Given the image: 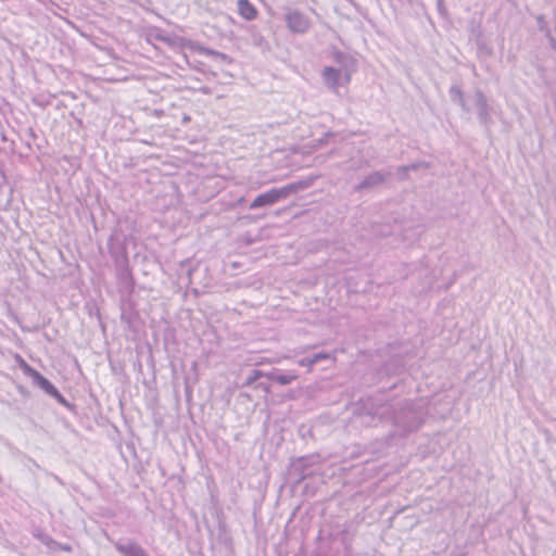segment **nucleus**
<instances>
[{
  "label": "nucleus",
  "mask_w": 556,
  "mask_h": 556,
  "mask_svg": "<svg viewBox=\"0 0 556 556\" xmlns=\"http://www.w3.org/2000/svg\"><path fill=\"white\" fill-rule=\"evenodd\" d=\"M301 374L298 368H286L281 365L273 366L266 369L265 380L269 382V393L274 392V388L290 386L300 378Z\"/></svg>",
  "instance_id": "obj_6"
},
{
  "label": "nucleus",
  "mask_w": 556,
  "mask_h": 556,
  "mask_svg": "<svg viewBox=\"0 0 556 556\" xmlns=\"http://www.w3.org/2000/svg\"><path fill=\"white\" fill-rule=\"evenodd\" d=\"M265 216H266V213H261V214H254V215H244L241 218L247 219L249 222H257L260 219L265 218Z\"/></svg>",
  "instance_id": "obj_45"
},
{
  "label": "nucleus",
  "mask_w": 556,
  "mask_h": 556,
  "mask_svg": "<svg viewBox=\"0 0 556 556\" xmlns=\"http://www.w3.org/2000/svg\"><path fill=\"white\" fill-rule=\"evenodd\" d=\"M116 288L119 294L121 321L125 324L129 331L137 333L143 321L137 308V302L134 300L136 281L117 283Z\"/></svg>",
  "instance_id": "obj_3"
},
{
  "label": "nucleus",
  "mask_w": 556,
  "mask_h": 556,
  "mask_svg": "<svg viewBox=\"0 0 556 556\" xmlns=\"http://www.w3.org/2000/svg\"><path fill=\"white\" fill-rule=\"evenodd\" d=\"M285 22L292 34H305L311 27V21L298 9L290 10L285 15Z\"/></svg>",
  "instance_id": "obj_12"
},
{
  "label": "nucleus",
  "mask_w": 556,
  "mask_h": 556,
  "mask_svg": "<svg viewBox=\"0 0 556 556\" xmlns=\"http://www.w3.org/2000/svg\"><path fill=\"white\" fill-rule=\"evenodd\" d=\"M200 91L204 94H210L211 93V89L208 87H202L200 88Z\"/></svg>",
  "instance_id": "obj_53"
},
{
  "label": "nucleus",
  "mask_w": 556,
  "mask_h": 556,
  "mask_svg": "<svg viewBox=\"0 0 556 556\" xmlns=\"http://www.w3.org/2000/svg\"><path fill=\"white\" fill-rule=\"evenodd\" d=\"M473 105L477 109V118L479 124L484 128L485 134H491V127L494 124V121L491 116V112L493 108L489 104V100L484 92L480 88H476L473 96Z\"/></svg>",
  "instance_id": "obj_9"
},
{
  "label": "nucleus",
  "mask_w": 556,
  "mask_h": 556,
  "mask_svg": "<svg viewBox=\"0 0 556 556\" xmlns=\"http://www.w3.org/2000/svg\"><path fill=\"white\" fill-rule=\"evenodd\" d=\"M18 391L23 395H27L28 394V391L24 387H22V386H18Z\"/></svg>",
  "instance_id": "obj_54"
},
{
  "label": "nucleus",
  "mask_w": 556,
  "mask_h": 556,
  "mask_svg": "<svg viewBox=\"0 0 556 556\" xmlns=\"http://www.w3.org/2000/svg\"><path fill=\"white\" fill-rule=\"evenodd\" d=\"M114 547L122 556H150L148 552L134 540H119L114 543Z\"/></svg>",
  "instance_id": "obj_16"
},
{
  "label": "nucleus",
  "mask_w": 556,
  "mask_h": 556,
  "mask_svg": "<svg viewBox=\"0 0 556 556\" xmlns=\"http://www.w3.org/2000/svg\"><path fill=\"white\" fill-rule=\"evenodd\" d=\"M372 231L375 235L384 237V238L390 237L394 233L393 226L390 224H376L372 227Z\"/></svg>",
  "instance_id": "obj_31"
},
{
  "label": "nucleus",
  "mask_w": 556,
  "mask_h": 556,
  "mask_svg": "<svg viewBox=\"0 0 556 556\" xmlns=\"http://www.w3.org/2000/svg\"><path fill=\"white\" fill-rule=\"evenodd\" d=\"M406 167H409V170H417L418 169V164L416 163H412V164H408V165H405Z\"/></svg>",
  "instance_id": "obj_51"
},
{
  "label": "nucleus",
  "mask_w": 556,
  "mask_h": 556,
  "mask_svg": "<svg viewBox=\"0 0 556 556\" xmlns=\"http://www.w3.org/2000/svg\"><path fill=\"white\" fill-rule=\"evenodd\" d=\"M195 269L191 266L187 268V275L190 277Z\"/></svg>",
  "instance_id": "obj_56"
},
{
  "label": "nucleus",
  "mask_w": 556,
  "mask_h": 556,
  "mask_svg": "<svg viewBox=\"0 0 556 556\" xmlns=\"http://www.w3.org/2000/svg\"><path fill=\"white\" fill-rule=\"evenodd\" d=\"M16 361L23 374L28 378H33L34 375L38 371L36 368L30 366L21 355L16 354Z\"/></svg>",
  "instance_id": "obj_32"
},
{
  "label": "nucleus",
  "mask_w": 556,
  "mask_h": 556,
  "mask_svg": "<svg viewBox=\"0 0 556 556\" xmlns=\"http://www.w3.org/2000/svg\"><path fill=\"white\" fill-rule=\"evenodd\" d=\"M216 520H217V534L216 541L220 544L227 554L232 555L235 553V544L233 539L230 533V530L226 523V517L222 509L216 511Z\"/></svg>",
  "instance_id": "obj_11"
},
{
  "label": "nucleus",
  "mask_w": 556,
  "mask_h": 556,
  "mask_svg": "<svg viewBox=\"0 0 556 556\" xmlns=\"http://www.w3.org/2000/svg\"><path fill=\"white\" fill-rule=\"evenodd\" d=\"M270 189H271V191L276 198V201L278 203L287 200L288 198H290L292 195L288 184L282 187H273Z\"/></svg>",
  "instance_id": "obj_30"
},
{
  "label": "nucleus",
  "mask_w": 556,
  "mask_h": 556,
  "mask_svg": "<svg viewBox=\"0 0 556 556\" xmlns=\"http://www.w3.org/2000/svg\"><path fill=\"white\" fill-rule=\"evenodd\" d=\"M250 41L254 47L262 49L263 51L269 50V42L265 39V37L256 29L255 26H252L249 30Z\"/></svg>",
  "instance_id": "obj_25"
},
{
  "label": "nucleus",
  "mask_w": 556,
  "mask_h": 556,
  "mask_svg": "<svg viewBox=\"0 0 556 556\" xmlns=\"http://www.w3.org/2000/svg\"><path fill=\"white\" fill-rule=\"evenodd\" d=\"M536 24H538V28L539 30L541 31H544L545 35H547V30H551L548 28V25H547V22L545 21L544 16L543 15H539L536 17Z\"/></svg>",
  "instance_id": "obj_39"
},
{
  "label": "nucleus",
  "mask_w": 556,
  "mask_h": 556,
  "mask_svg": "<svg viewBox=\"0 0 556 556\" xmlns=\"http://www.w3.org/2000/svg\"><path fill=\"white\" fill-rule=\"evenodd\" d=\"M2 481V478L0 477V482Z\"/></svg>",
  "instance_id": "obj_62"
},
{
  "label": "nucleus",
  "mask_w": 556,
  "mask_h": 556,
  "mask_svg": "<svg viewBox=\"0 0 556 556\" xmlns=\"http://www.w3.org/2000/svg\"><path fill=\"white\" fill-rule=\"evenodd\" d=\"M323 539H324V530H319L316 540L319 541V540H323Z\"/></svg>",
  "instance_id": "obj_55"
},
{
  "label": "nucleus",
  "mask_w": 556,
  "mask_h": 556,
  "mask_svg": "<svg viewBox=\"0 0 556 556\" xmlns=\"http://www.w3.org/2000/svg\"><path fill=\"white\" fill-rule=\"evenodd\" d=\"M50 397L54 399L60 405L72 412L74 415H77L76 404L67 401L58 388L50 394Z\"/></svg>",
  "instance_id": "obj_26"
},
{
  "label": "nucleus",
  "mask_w": 556,
  "mask_h": 556,
  "mask_svg": "<svg viewBox=\"0 0 556 556\" xmlns=\"http://www.w3.org/2000/svg\"><path fill=\"white\" fill-rule=\"evenodd\" d=\"M193 51L199 52L201 54H205V55L212 56L214 59H216L218 56V53H219V51L214 50V49L208 48V47H205V46H203L202 43H200L198 41H195V43H194Z\"/></svg>",
  "instance_id": "obj_33"
},
{
  "label": "nucleus",
  "mask_w": 556,
  "mask_h": 556,
  "mask_svg": "<svg viewBox=\"0 0 556 556\" xmlns=\"http://www.w3.org/2000/svg\"><path fill=\"white\" fill-rule=\"evenodd\" d=\"M31 382L35 387L39 388L48 396L56 389V387L39 370L31 378Z\"/></svg>",
  "instance_id": "obj_23"
},
{
  "label": "nucleus",
  "mask_w": 556,
  "mask_h": 556,
  "mask_svg": "<svg viewBox=\"0 0 556 556\" xmlns=\"http://www.w3.org/2000/svg\"><path fill=\"white\" fill-rule=\"evenodd\" d=\"M191 369L193 370V377L185 376L184 384H185V396L187 401H191L193 393V386L198 382V363L193 362L191 365Z\"/></svg>",
  "instance_id": "obj_24"
},
{
  "label": "nucleus",
  "mask_w": 556,
  "mask_h": 556,
  "mask_svg": "<svg viewBox=\"0 0 556 556\" xmlns=\"http://www.w3.org/2000/svg\"><path fill=\"white\" fill-rule=\"evenodd\" d=\"M33 535L35 539H37L38 541H40L43 545L47 546V548L52 552L53 549V546L55 544V540L50 536L48 533H46L42 529L40 528H36L34 531H33Z\"/></svg>",
  "instance_id": "obj_27"
},
{
  "label": "nucleus",
  "mask_w": 556,
  "mask_h": 556,
  "mask_svg": "<svg viewBox=\"0 0 556 556\" xmlns=\"http://www.w3.org/2000/svg\"><path fill=\"white\" fill-rule=\"evenodd\" d=\"M336 362L333 353L327 351H319L308 353L305 356L298 358L294 364L299 368H305V372H312L319 364H325L320 367L321 370L327 369Z\"/></svg>",
  "instance_id": "obj_10"
},
{
  "label": "nucleus",
  "mask_w": 556,
  "mask_h": 556,
  "mask_svg": "<svg viewBox=\"0 0 556 556\" xmlns=\"http://www.w3.org/2000/svg\"><path fill=\"white\" fill-rule=\"evenodd\" d=\"M466 29L469 34V40H473L475 42L485 38L484 31L482 28V15L475 13L467 21Z\"/></svg>",
  "instance_id": "obj_18"
},
{
  "label": "nucleus",
  "mask_w": 556,
  "mask_h": 556,
  "mask_svg": "<svg viewBox=\"0 0 556 556\" xmlns=\"http://www.w3.org/2000/svg\"><path fill=\"white\" fill-rule=\"evenodd\" d=\"M128 236L121 227H114L108 238V253L114 265L116 285L136 281L128 253Z\"/></svg>",
  "instance_id": "obj_2"
},
{
  "label": "nucleus",
  "mask_w": 556,
  "mask_h": 556,
  "mask_svg": "<svg viewBox=\"0 0 556 556\" xmlns=\"http://www.w3.org/2000/svg\"><path fill=\"white\" fill-rule=\"evenodd\" d=\"M161 329H164L163 331V341H164V345L166 346L170 341L175 342V334H176V331H175V328L172 327L170 325L166 324L164 327H162Z\"/></svg>",
  "instance_id": "obj_34"
},
{
  "label": "nucleus",
  "mask_w": 556,
  "mask_h": 556,
  "mask_svg": "<svg viewBox=\"0 0 556 556\" xmlns=\"http://www.w3.org/2000/svg\"><path fill=\"white\" fill-rule=\"evenodd\" d=\"M476 43L478 58L488 59L494 53L493 48L489 45L486 38H483Z\"/></svg>",
  "instance_id": "obj_28"
},
{
  "label": "nucleus",
  "mask_w": 556,
  "mask_h": 556,
  "mask_svg": "<svg viewBox=\"0 0 556 556\" xmlns=\"http://www.w3.org/2000/svg\"><path fill=\"white\" fill-rule=\"evenodd\" d=\"M427 409L422 404L405 400L396 407L389 408L387 421H391L401 438L416 432L426 421Z\"/></svg>",
  "instance_id": "obj_1"
},
{
  "label": "nucleus",
  "mask_w": 556,
  "mask_h": 556,
  "mask_svg": "<svg viewBox=\"0 0 556 556\" xmlns=\"http://www.w3.org/2000/svg\"><path fill=\"white\" fill-rule=\"evenodd\" d=\"M390 406L378 402L374 396L362 397L354 406L356 417L368 418L367 425L387 421Z\"/></svg>",
  "instance_id": "obj_5"
},
{
  "label": "nucleus",
  "mask_w": 556,
  "mask_h": 556,
  "mask_svg": "<svg viewBox=\"0 0 556 556\" xmlns=\"http://www.w3.org/2000/svg\"><path fill=\"white\" fill-rule=\"evenodd\" d=\"M554 30H555V33H556V23H555V27H554Z\"/></svg>",
  "instance_id": "obj_61"
},
{
  "label": "nucleus",
  "mask_w": 556,
  "mask_h": 556,
  "mask_svg": "<svg viewBox=\"0 0 556 556\" xmlns=\"http://www.w3.org/2000/svg\"><path fill=\"white\" fill-rule=\"evenodd\" d=\"M450 99L454 104H457L460 106L462 111L465 113H470L471 108L468 105L465 93L458 84H454L450 87L448 90Z\"/></svg>",
  "instance_id": "obj_19"
},
{
  "label": "nucleus",
  "mask_w": 556,
  "mask_h": 556,
  "mask_svg": "<svg viewBox=\"0 0 556 556\" xmlns=\"http://www.w3.org/2000/svg\"><path fill=\"white\" fill-rule=\"evenodd\" d=\"M266 369L254 368L251 369L247 376L242 387L253 386L256 390H262L266 394H269V382L265 380Z\"/></svg>",
  "instance_id": "obj_15"
},
{
  "label": "nucleus",
  "mask_w": 556,
  "mask_h": 556,
  "mask_svg": "<svg viewBox=\"0 0 556 556\" xmlns=\"http://www.w3.org/2000/svg\"><path fill=\"white\" fill-rule=\"evenodd\" d=\"M397 387H399V381H397V382L392 383V384H391V386H389L388 388H382V389H381V393H386L387 391L395 390Z\"/></svg>",
  "instance_id": "obj_48"
},
{
  "label": "nucleus",
  "mask_w": 556,
  "mask_h": 556,
  "mask_svg": "<svg viewBox=\"0 0 556 556\" xmlns=\"http://www.w3.org/2000/svg\"><path fill=\"white\" fill-rule=\"evenodd\" d=\"M318 178H319L318 175H308L302 179L289 182L288 186L291 191V194L293 195L301 191L307 190L308 188H311L314 185V182Z\"/></svg>",
  "instance_id": "obj_22"
},
{
  "label": "nucleus",
  "mask_w": 556,
  "mask_h": 556,
  "mask_svg": "<svg viewBox=\"0 0 556 556\" xmlns=\"http://www.w3.org/2000/svg\"><path fill=\"white\" fill-rule=\"evenodd\" d=\"M319 458L318 454L292 457L285 473L286 482L296 486L305 479L316 475L320 469Z\"/></svg>",
  "instance_id": "obj_4"
},
{
  "label": "nucleus",
  "mask_w": 556,
  "mask_h": 556,
  "mask_svg": "<svg viewBox=\"0 0 556 556\" xmlns=\"http://www.w3.org/2000/svg\"><path fill=\"white\" fill-rule=\"evenodd\" d=\"M46 338H47V340H48L49 342H51V341H52V339L50 338V336H47V334H46Z\"/></svg>",
  "instance_id": "obj_59"
},
{
  "label": "nucleus",
  "mask_w": 556,
  "mask_h": 556,
  "mask_svg": "<svg viewBox=\"0 0 556 556\" xmlns=\"http://www.w3.org/2000/svg\"><path fill=\"white\" fill-rule=\"evenodd\" d=\"M391 178L392 173L390 170H372L352 187V193H367L374 191L383 186Z\"/></svg>",
  "instance_id": "obj_8"
},
{
  "label": "nucleus",
  "mask_w": 556,
  "mask_h": 556,
  "mask_svg": "<svg viewBox=\"0 0 556 556\" xmlns=\"http://www.w3.org/2000/svg\"><path fill=\"white\" fill-rule=\"evenodd\" d=\"M353 535L350 533L346 525L340 526L338 542H340L344 549L348 551L351 547Z\"/></svg>",
  "instance_id": "obj_29"
},
{
  "label": "nucleus",
  "mask_w": 556,
  "mask_h": 556,
  "mask_svg": "<svg viewBox=\"0 0 556 556\" xmlns=\"http://www.w3.org/2000/svg\"><path fill=\"white\" fill-rule=\"evenodd\" d=\"M299 434L305 439L306 437H312L313 435V430L311 427H307L305 425H301L299 427Z\"/></svg>",
  "instance_id": "obj_42"
},
{
  "label": "nucleus",
  "mask_w": 556,
  "mask_h": 556,
  "mask_svg": "<svg viewBox=\"0 0 556 556\" xmlns=\"http://www.w3.org/2000/svg\"><path fill=\"white\" fill-rule=\"evenodd\" d=\"M394 435H397L396 430H395V431H393V432H390V433L388 434V437H387L388 444H391V441H390V440H391Z\"/></svg>",
  "instance_id": "obj_50"
},
{
  "label": "nucleus",
  "mask_w": 556,
  "mask_h": 556,
  "mask_svg": "<svg viewBox=\"0 0 556 556\" xmlns=\"http://www.w3.org/2000/svg\"><path fill=\"white\" fill-rule=\"evenodd\" d=\"M155 39L167 45L170 48H178L180 50L190 49L193 51V47L195 41L189 38L176 35L174 33H165L163 30H159L155 35Z\"/></svg>",
  "instance_id": "obj_13"
},
{
  "label": "nucleus",
  "mask_w": 556,
  "mask_h": 556,
  "mask_svg": "<svg viewBox=\"0 0 556 556\" xmlns=\"http://www.w3.org/2000/svg\"><path fill=\"white\" fill-rule=\"evenodd\" d=\"M278 202L276 201V198L271 191V189L262 192L257 194L248 205V210L250 211H257V210H266Z\"/></svg>",
  "instance_id": "obj_17"
},
{
  "label": "nucleus",
  "mask_w": 556,
  "mask_h": 556,
  "mask_svg": "<svg viewBox=\"0 0 556 556\" xmlns=\"http://www.w3.org/2000/svg\"><path fill=\"white\" fill-rule=\"evenodd\" d=\"M456 281V273L448 279V281L444 285L443 289L446 291L451 288V286Z\"/></svg>",
  "instance_id": "obj_47"
},
{
  "label": "nucleus",
  "mask_w": 556,
  "mask_h": 556,
  "mask_svg": "<svg viewBox=\"0 0 556 556\" xmlns=\"http://www.w3.org/2000/svg\"><path fill=\"white\" fill-rule=\"evenodd\" d=\"M238 13L245 21H253L257 17L258 11L250 0H238Z\"/></svg>",
  "instance_id": "obj_21"
},
{
  "label": "nucleus",
  "mask_w": 556,
  "mask_h": 556,
  "mask_svg": "<svg viewBox=\"0 0 556 556\" xmlns=\"http://www.w3.org/2000/svg\"><path fill=\"white\" fill-rule=\"evenodd\" d=\"M138 368H139V370H141V369H142V365H141V363H140V362L138 363Z\"/></svg>",
  "instance_id": "obj_60"
},
{
  "label": "nucleus",
  "mask_w": 556,
  "mask_h": 556,
  "mask_svg": "<svg viewBox=\"0 0 556 556\" xmlns=\"http://www.w3.org/2000/svg\"><path fill=\"white\" fill-rule=\"evenodd\" d=\"M324 85L331 91H337L339 87L346 85L343 80V73L336 66L327 65L321 71Z\"/></svg>",
  "instance_id": "obj_14"
},
{
  "label": "nucleus",
  "mask_w": 556,
  "mask_h": 556,
  "mask_svg": "<svg viewBox=\"0 0 556 556\" xmlns=\"http://www.w3.org/2000/svg\"><path fill=\"white\" fill-rule=\"evenodd\" d=\"M339 529H340V525H337L336 527H332L329 532L327 533V538L330 540V541H338V538H339Z\"/></svg>",
  "instance_id": "obj_43"
},
{
  "label": "nucleus",
  "mask_w": 556,
  "mask_h": 556,
  "mask_svg": "<svg viewBox=\"0 0 556 556\" xmlns=\"http://www.w3.org/2000/svg\"><path fill=\"white\" fill-rule=\"evenodd\" d=\"M85 308L90 317H96L98 321H101V312L96 302L86 303Z\"/></svg>",
  "instance_id": "obj_35"
},
{
  "label": "nucleus",
  "mask_w": 556,
  "mask_h": 556,
  "mask_svg": "<svg viewBox=\"0 0 556 556\" xmlns=\"http://www.w3.org/2000/svg\"><path fill=\"white\" fill-rule=\"evenodd\" d=\"M38 139V135L34 130V128L28 127L25 130L24 137L22 138V143L25 147L26 156H28L34 151V147H36L39 151L42 149V143Z\"/></svg>",
  "instance_id": "obj_20"
},
{
  "label": "nucleus",
  "mask_w": 556,
  "mask_h": 556,
  "mask_svg": "<svg viewBox=\"0 0 556 556\" xmlns=\"http://www.w3.org/2000/svg\"><path fill=\"white\" fill-rule=\"evenodd\" d=\"M215 60H218V61H220L222 63H225V64H232L233 63V59L230 55H228V54H226L224 52H219L218 56Z\"/></svg>",
  "instance_id": "obj_44"
},
{
  "label": "nucleus",
  "mask_w": 556,
  "mask_h": 556,
  "mask_svg": "<svg viewBox=\"0 0 556 556\" xmlns=\"http://www.w3.org/2000/svg\"><path fill=\"white\" fill-rule=\"evenodd\" d=\"M58 551H63V552H72L73 551V547L71 544H67V543H60V542H55L54 546H53V549L52 552H58Z\"/></svg>",
  "instance_id": "obj_40"
},
{
  "label": "nucleus",
  "mask_w": 556,
  "mask_h": 556,
  "mask_svg": "<svg viewBox=\"0 0 556 556\" xmlns=\"http://www.w3.org/2000/svg\"><path fill=\"white\" fill-rule=\"evenodd\" d=\"M454 556H459V555H454Z\"/></svg>",
  "instance_id": "obj_63"
},
{
  "label": "nucleus",
  "mask_w": 556,
  "mask_h": 556,
  "mask_svg": "<svg viewBox=\"0 0 556 556\" xmlns=\"http://www.w3.org/2000/svg\"><path fill=\"white\" fill-rule=\"evenodd\" d=\"M206 74H210L211 76L216 77V73L213 71H208L207 68H206Z\"/></svg>",
  "instance_id": "obj_58"
},
{
  "label": "nucleus",
  "mask_w": 556,
  "mask_h": 556,
  "mask_svg": "<svg viewBox=\"0 0 556 556\" xmlns=\"http://www.w3.org/2000/svg\"><path fill=\"white\" fill-rule=\"evenodd\" d=\"M245 203V198L244 197H241L237 200V205L238 206H242L243 204Z\"/></svg>",
  "instance_id": "obj_52"
},
{
  "label": "nucleus",
  "mask_w": 556,
  "mask_h": 556,
  "mask_svg": "<svg viewBox=\"0 0 556 556\" xmlns=\"http://www.w3.org/2000/svg\"><path fill=\"white\" fill-rule=\"evenodd\" d=\"M99 325H100L101 329H102L103 331H105V324L103 323V320H102V319H101V321H99Z\"/></svg>",
  "instance_id": "obj_57"
},
{
  "label": "nucleus",
  "mask_w": 556,
  "mask_h": 556,
  "mask_svg": "<svg viewBox=\"0 0 556 556\" xmlns=\"http://www.w3.org/2000/svg\"><path fill=\"white\" fill-rule=\"evenodd\" d=\"M286 397H287L288 400H295V399H296L295 391L290 390V391L286 394Z\"/></svg>",
  "instance_id": "obj_49"
},
{
  "label": "nucleus",
  "mask_w": 556,
  "mask_h": 556,
  "mask_svg": "<svg viewBox=\"0 0 556 556\" xmlns=\"http://www.w3.org/2000/svg\"><path fill=\"white\" fill-rule=\"evenodd\" d=\"M437 10L442 18L448 17V11L445 7L444 0H437Z\"/></svg>",
  "instance_id": "obj_38"
},
{
  "label": "nucleus",
  "mask_w": 556,
  "mask_h": 556,
  "mask_svg": "<svg viewBox=\"0 0 556 556\" xmlns=\"http://www.w3.org/2000/svg\"><path fill=\"white\" fill-rule=\"evenodd\" d=\"M408 172H409V167H406L405 165H401L396 169V175L400 180H405L407 178Z\"/></svg>",
  "instance_id": "obj_41"
},
{
  "label": "nucleus",
  "mask_w": 556,
  "mask_h": 556,
  "mask_svg": "<svg viewBox=\"0 0 556 556\" xmlns=\"http://www.w3.org/2000/svg\"><path fill=\"white\" fill-rule=\"evenodd\" d=\"M546 37L548 39L551 48L556 51V38L552 36L551 30H547Z\"/></svg>",
  "instance_id": "obj_46"
},
{
  "label": "nucleus",
  "mask_w": 556,
  "mask_h": 556,
  "mask_svg": "<svg viewBox=\"0 0 556 556\" xmlns=\"http://www.w3.org/2000/svg\"><path fill=\"white\" fill-rule=\"evenodd\" d=\"M336 136V134L331 130L325 132L320 138L316 139L315 140V144L313 146L314 148H320V147H324L326 146L330 138H333Z\"/></svg>",
  "instance_id": "obj_36"
},
{
  "label": "nucleus",
  "mask_w": 556,
  "mask_h": 556,
  "mask_svg": "<svg viewBox=\"0 0 556 556\" xmlns=\"http://www.w3.org/2000/svg\"><path fill=\"white\" fill-rule=\"evenodd\" d=\"M184 59L185 61L187 62V64L191 67H193L195 71L198 72H201L203 74H206V65L201 62V61H195L194 63H191L189 60H188V56L186 54H184Z\"/></svg>",
  "instance_id": "obj_37"
},
{
  "label": "nucleus",
  "mask_w": 556,
  "mask_h": 556,
  "mask_svg": "<svg viewBox=\"0 0 556 556\" xmlns=\"http://www.w3.org/2000/svg\"><path fill=\"white\" fill-rule=\"evenodd\" d=\"M330 58L338 65L337 70L343 73V80L350 84L352 76L358 70V60L349 52L338 49L336 46L330 47Z\"/></svg>",
  "instance_id": "obj_7"
}]
</instances>
